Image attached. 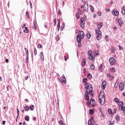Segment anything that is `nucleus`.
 <instances>
[{
    "label": "nucleus",
    "instance_id": "27",
    "mask_svg": "<svg viewBox=\"0 0 125 125\" xmlns=\"http://www.w3.org/2000/svg\"><path fill=\"white\" fill-rule=\"evenodd\" d=\"M86 37L88 39H90V38L91 37V34L88 33L86 34Z\"/></svg>",
    "mask_w": 125,
    "mask_h": 125
},
{
    "label": "nucleus",
    "instance_id": "13",
    "mask_svg": "<svg viewBox=\"0 0 125 125\" xmlns=\"http://www.w3.org/2000/svg\"><path fill=\"white\" fill-rule=\"evenodd\" d=\"M88 59L89 60H91L92 61L94 62L95 60V57H94L93 55H91L89 56Z\"/></svg>",
    "mask_w": 125,
    "mask_h": 125
},
{
    "label": "nucleus",
    "instance_id": "39",
    "mask_svg": "<svg viewBox=\"0 0 125 125\" xmlns=\"http://www.w3.org/2000/svg\"><path fill=\"white\" fill-rule=\"evenodd\" d=\"M94 68H95V66H94V65L91 64V65L90 66L91 70H93V69H94Z\"/></svg>",
    "mask_w": 125,
    "mask_h": 125
},
{
    "label": "nucleus",
    "instance_id": "37",
    "mask_svg": "<svg viewBox=\"0 0 125 125\" xmlns=\"http://www.w3.org/2000/svg\"><path fill=\"white\" fill-rule=\"evenodd\" d=\"M114 100L115 102H116V103H119V102H120V100H119V99H118V98H115L114 99Z\"/></svg>",
    "mask_w": 125,
    "mask_h": 125
},
{
    "label": "nucleus",
    "instance_id": "48",
    "mask_svg": "<svg viewBox=\"0 0 125 125\" xmlns=\"http://www.w3.org/2000/svg\"><path fill=\"white\" fill-rule=\"evenodd\" d=\"M116 120H117V121H119V120H120V116H116V117H115Z\"/></svg>",
    "mask_w": 125,
    "mask_h": 125
},
{
    "label": "nucleus",
    "instance_id": "22",
    "mask_svg": "<svg viewBox=\"0 0 125 125\" xmlns=\"http://www.w3.org/2000/svg\"><path fill=\"white\" fill-rule=\"evenodd\" d=\"M107 77L110 80H113V79H114V77L113 76L111 75L110 74H107Z\"/></svg>",
    "mask_w": 125,
    "mask_h": 125
},
{
    "label": "nucleus",
    "instance_id": "58",
    "mask_svg": "<svg viewBox=\"0 0 125 125\" xmlns=\"http://www.w3.org/2000/svg\"><path fill=\"white\" fill-rule=\"evenodd\" d=\"M25 50V52H29V50H28V49H27L26 48H24Z\"/></svg>",
    "mask_w": 125,
    "mask_h": 125
},
{
    "label": "nucleus",
    "instance_id": "8",
    "mask_svg": "<svg viewBox=\"0 0 125 125\" xmlns=\"http://www.w3.org/2000/svg\"><path fill=\"white\" fill-rule=\"evenodd\" d=\"M124 88H125V84L123 83H121L119 84V89L120 90H124Z\"/></svg>",
    "mask_w": 125,
    "mask_h": 125
},
{
    "label": "nucleus",
    "instance_id": "51",
    "mask_svg": "<svg viewBox=\"0 0 125 125\" xmlns=\"http://www.w3.org/2000/svg\"><path fill=\"white\" fill-rule=\"evenodd\" d=\"M78 46L79 47H82V43H81V42H78Z\"/></svg>",
    "mask_w": 125,
    "mask_h": 125
},
{
    "label": "nucleus",
    "instance_id": "42",
    "mask_svg": "<svg viewBox=\"0 0 125 125\" xmlns=\"http://www.w3.org/2000/svg\"><path fill=\"white\" fill-rule=\"evenodd\" d=\"M108 112L109 114H110V115H111L113 113L112 112V110H111V109H110V108L108 109Z\"/></svg>",
    "mask_w": 125,
    "mask_h": 125
},
{
    "label": "nucleus",
    "instance_id": "2",
    "mask_svg": "<svg viewBox=\"0 0 125 125\" xmlns=\"http://www.w3.org/2000/svg\"><path fill=\"white\" fill-rule=\"evenodd\" d=\"M84 88L86 89V92L87 94L92 93L93 88L92 87V84H88V83H85L84 84Z\"/></svg>",
    "mask_w": 125,
    "mask_h": 125
},
{
    "label": "nucleus",
    "instance_id": "49",
    "mask_svg": "<svg viewBox=\"0 0 125 125\" xmlns=\"http://www.w3.org/2000/svg\"><path fill=\"white\" fill-rule=\"evenodd\" d=\"M102 64L100 65L99 66V70H102Z\"/></svg>",
    "mask_w": 125,
    "mask_h": 125
},
{
    "label": "nucleus",
    "instance_id": "46",
    "mask_svg": "<svg viewBox=\"0 0 125 125\" xmlns=\"http://www.w3.org/2000/svg\"><path fill=\"white\" fill-rule=\"evenodd\" d=\"M42 44H38V48H42Z\"/></svg>",
    "mask_w": 125,
    "mask_h": 125
},
{
    "label": "nucleus",
    "instance_id": "36",
    "mask_svg": "<svg viewBox=\"0 0 125 125\" xmlns=\"http://www.w3.org/2000/svg\"><path fill=\"white\" fill-rule=\"evenodd\" d=\"M92 124V121L91 119L89 120L88 121V125H91Z\"/></svg>",
    "mask_w": 125,
    "mask_h": 125
},
{
    "label": "nucleus",
    "instance_id": "40",
    "mask_svg": "<svg viewBox=\"0 0 125 125\" xmlns=\"http://www.w3.org/2000/svg\"><path fill=\"white\" fill-rule=\"evenodd\" d=\"M111 52L112 53H115V48H114V47H112L111 48Z\"/></svg>",
    "mask_w": 125,
    "mask_h": 125
},
{
    "label": "nucleus",
    "instance_id": "56",
    "mask_svg": "<svg viewBox=\"0 0 125 125\" xmlns=\"http://www.w3.org/2000/svg\"><path fill=\"white\" fill-rule=\"evenodd\" d=\"M56 40L57 41H59V40H60V38H59V36H57Z\"/></svg>",
    "mask_w": 125,
    "mask_h": 125
},
{
    "label": "nucleus",
    "instance_id": "33",
    "mask_svg": "<svg viewBox=\"0 0 125 125\" xmlns=\"http://www.w3.org/2000/svg\"><path fill=\"white\" fill-rule=\"evenodd\" d=\"M110 71L114 73V72H116V69L115 68V67H112L110 69Z\"/></svg>",
    "mask_w": 125,
    "mask_h": 125
},
{
    "label": "nucleus",
    "instance_id": "26",
    "mask_svg": "<svg viewBox=\"0 0 125 125\" xmlns=\"http://www.w3.org/2000/svg\"><path fill=\"white\" fill-rule=\"evenodd\" d=\"M24 33H29V29H28V27H24Z\"/></svg>",
    "mask_w": 125,
    "mask_h": 125
},
{
    "label": "nucleus",
    "instance_id": "55",
    "mask_svg": "<svg viewBox=\"0 0 125 125\" xmlns=\"http://www.w3.org/2000/svg\"><path fill=\"white\" fill-rule=\"evenodd\" d=\"M119 49H120V50H123V47L119 46Z\"/></svg>",
    "mask_w": 125,
    "mask_h": 125
},
{
    "label": "nucleus",
    "instance_id": "18",
    "mask_svg": "<svg viewBox=\"0 0 125 125\" xmlns=\"http://www.w3.org/2000/svg\"><path fill=\"white\" fill-rule=\"evenodd\" d=\"M61 83H66V78H65L64 77L61 79Z\"/></svg>",
    "mask_w": 125,
    "mask_h": 125
},
{
    "label": "nucleus",
    "instance_id": "23",
    "mask_svg": "<svg viewBox=\"0 0 125 125\" xmlns=\"http://www.w3.org/2000/svg\"><path fill=\"white\" fill-rule=\"evenodd\" d=\"M24 110L26 112H28V111H29L30 110V108H29V106H25L24 107Z\"/></svg>",
    "mask_w": 125,
    "mask_h": 125
},
{
    "label": "nucleus",
    "instance_id": "38",
    "mask_svg": "<svg viewBox=\"0 0 125 125\" xmlns=\"http://www.w3.org/2000/svg\"><path fill=\"white\" fill-rule=\"evenodd\" d=\"M26 15L27 18H30V15H29V12L28 11H27L26 12Z\"/></svg>",
    "mask_w": 125,
    "mask_h": 125
},
{
    "label": "nucleus",
    "instance_id": "44",
    "mask_svg": "<svg viewBox=\"0 0 125 125\" xmlns=\"http://www.w3.org/2000/svg\"><path fill=\"white\" fill-rule=\"evenodd\" d=\"M28 61H29V56H26V58L25 60L26 63H28Z\"/></svg>",
    "mask_w": 125,
    "mask_h": 125
},
{
    "label": "nucleus",
    "instance_id": "34",
    "mask_svg": "<svg viewBox=\"0 0 125 125\" xmlns=\"http://www.w3.org/2000/svg\"><path fill=\"white\" fill-rule=\"evenodd\" d=\"M88 55L89 56L92 55V51H91V50L88 51Z\"/></svg>",
    "mask_w": 125,
    "mask_h": 125
},
{
    "label": "nucleus",
    "instance_id": "59",
    "mask_svg": "<svg viewBox=\"0 0 125 125\" xmlns=\"http://www.w3.org/2000/svg\"><path fill=\"white\" fill-rule=\"evenodd\" d=\"M17 113H18V117H19V109H18V108H17Z\"/></svg>",
    "mask_w": 125,
    "mask_h": 125
},
{
    "label": "nucleus",
    "instance_id": "5",
    "mask_svg": "<svg viewBox=\"0 0 125 125\" xmlns=\"http://www.w3.org/2000/svg\"><path fill=\"white\" fill-rule=\"evenodd\" d=\"M109 61L110 62V66H113L115 63H116V60H115V59L113 57L110 58L109 59Z\"/></svg>",
    "mask_w": 125,
    "mask_h": 125
},
{
    "label": "nucleus",
    "instance_id": "10",
    "mask_svg": "<svg viewBox=\"0 0 125 125\" xmlns=\"http://www.w3.org/2000/svg\"><path fill=\"white\" fill-rule=\"evenodd\" d=\"M78 36H80V37H81L82 39H83L84 37V32L83 31H81L79 32Z\"/></svg>",
    "mask_w": 125,
    "mask_h": 125
},
{
    "label": "nucleus",
    "instance_id": "60",
    "mask_svg": "<svg viewBox=\"0 0 125 125\" xmlns=\"http://www.w3.org/2000/svg\"><path fill=\"white\" fill-rule=\"evenodd\" d=\"M98 15L99 16H101V12H98Z\"/></svg>",
    "mask_w": 125,
    "mask_h": 125
},
{
    "label": "nucleus",
    "instance_id": "35",
    "mask_svg": "<svg viewBox=\"0 0 125 125\" xmlns=\"http://www.w3.org/2000/svg\"><path fill=\"white\" fill-rule=\"evenodd\" d=\"M59 125H64V122H63V121H62V120L60 121L59 122Z\"/></svg>",
    "mask_w": 125,
    "mask_h": 125
},
{
    "label": "nucleus",
    "instance_id": "9",
    "mask_svg": "<svg viewBox=\"0 0 125 125\" xmlns=\"http://www.w3.org/2000/svg\"><path fill=\"white\" fill-rule=\"evenodd\" d=\"M107 84V83H106V81H103L102 83V88L103 90L105 89L106 88V85Z\"/></svg>",
    "mask_w": 125,
    "mask_h": 125
},
{
    "label": "nucleus",
    "instance_id": "16",
    "mask_svg": "<svg viewBox=\"0 0 125 125\" xmlns=\"http://www.w3.org/2000/svg\"><path fill=\"white\" fill-rule=\"evenodd\" d=\"M86 63V61H85V59H83L81 63V65L82 67H84V66H85Z\"/></svg>",
    "mask_w": 125,
    "mask_h": 125
},
{
    "label": "nucleus",
    "instance_id": "14",
    "mask_svg": "<svg viewBox=\"0 0 125 125\" xmlns=\"http://www.w3.org/2000/svg\"><path fill=\"white\" fill-rule=\"evenodd\" d=\"M76 39L78 42H82V37L80 36V35H77Z\"/></svg>",
    "mask_w": 125,
    "mask_h": 125
},
{
    "label": "nucleus",
    "instance_id": "30",
    "mask_svg": "<svg viewBox=\"0 0 125 125\" xmlns=\"http://www.w3.org/2000/svg\"><path fill=\"white\" fill-rule=\"evenodd\" d=\"M89 112L90 115H93V114L94 113L93 110L92 109H89Z\"/></svg>",
    "mask_w": 125,
    "mask_h": 125
},
{
    "label": "nucleus",
    "instance_id": "54",
    "mask_svg": "<svg viewBox=\"0 0 125 125\" xmlns=\"http://www.w3.org/2000/svg\"><path fill=\"white\" fill-rule=\"evenodd\" d=\"M105 11H106V12H109L110 9H105Z\"/></svg>",
    "mask_w": 125,
    "mask_h": 125
},
{
    "label": "nucleus",
    "instance_id": "31",
    "mask_svg": "<svg viewBox=\"0 0 125 125\" xmlns=\"http://www.w3.org/2000/svg\"><path fill=\"white\" fill-rule=\"evenodd\" d=\"M33 23H34V29L35 30H37V22L36 21H34Z\"/></svg>",
    "mask_w": 125,
    "mask_h": 125
},
{
    "label": "nucleus",
    "instance_id": "41",
    "mask_svg": "<svg viewBox=\"0 0 125 125\" xmlns=\"http://www.w3.org/2000/svg\"><path fill=\"white\" fill-rule=\"evenodd\" d=\"M76 17H77V19H80V13H77L76 14Z\"/></svg>",
    "mask_w": 125,
    "mask_h": 125
},
{
    "label": "nucleus",
    "instance_id": "15",
    "mask_svg": "<svg viewBox=\"0 0 125 125\" xmlns=\"http://www.w3.org/2000/svg\"><path fill=\"white\" fill-rule=\"evenodd\" d=\"M90 103L92 106H95V101L93 99H91Z\"/></svg>",
    "mask_w": 125,
    "mask_h": 125
},
{
    "label": "nucleus",
    "instance_id": "19",
    "mask_svg": "<svg viewBox=\"0 0 125 125\" xmlns=\"http://www.w3.org/2000/svg\"><path fill=\"white\" fill-rule=\"evenodd\" d=\"M122 14L123 15H125V6H124L122 8Z\"/></svg>",
    "mask_w": 125,
    "mask_h": 125
},
{
    "label": "nucleus",
    "instance_id": "11",
    "mask_svg": "<svg viewBox=\"0 0 125 125\" xmlns=\"http://www.w3.org/2000/svg\"><path fill=\"white\" fill-rule=\"evenodd\" d=\"M103 27V22H101L98 25V29H96L97 31H100V29H101Z\"/></svg>",
    "mask_w": 125,
    "mask_h": 125
},
{
    "label": "nucleus",
    "instance_id": "61",
    "mask_svg": "<svg viewBox=\"0 0 125 125\" xmlns=\"http://www.w3.org/2000/svg\"><path fill=\"white\" fill-rule=\"evenodd\" d=\"M29 3H30V7H31V8H32V2L31 1H30Z\"/></svg>",
    "mask_w": 125,
    "mask_h": 125
},
{
    "label": "nucleus",
    "instance_id": "29",
    "mask_svg": "<svg viewBox=\"0 0 125 125\" xmlns=\"http://www.w3.org/2000/svg\"><path fill=\"white\" fill-rule=\"evenodd\" d=\"M34 107L33 105H31L29 106V109H30L31 111H34Z\"/></svg>",
    "mask_w": 125,
    "mask_h": 125
},
{
    "label": "nucleus",
    "instance_id": "28",
    "mask_svg": "<svg viewBox=\"0 0 125 125\" xmlns=\"http://www.w3.org/2000/svg\"><path fill=\"white\" fill-rule=\"evenodd\" d=\"M24 119L25 121H27V122H29V121H30V117L29 116H25Z\"/></svg>",
    "mask_w": 125,
    "mask_h": 125
},
{
    "label": "nucleus",
    "instance_id": "21",
    "mask_svg": "<svg viewBox=\"0 0 125 125\" xmlns=\"http://www.w3.org/2000/svg\"><path fill=\"white\" fill-rule=\"evenodd\" d=\"M87 78L89 79V80H91V79H92V75H91L90 73L88 74Z\"/></svg>",
    "mask_w": 125,
    "mask_h": 125
},
{
    "label": "nucleus",
    "instance_id": "47",
    "mask_svg": "<svg viewBox=\"0 0 125 125\" xmlns=\"http://www.w3.org/2000/svg\"><path fill=\"white\" fill-rule=\"evenodd\" d=\"M54 26H56V23H57L56 19H54Z\"/></svg>",
    "mask_w": 125,
    "mask_h": 125
},
{
    "label": "nucleus",
    "instance_id": "7",
    "mask_svg": "<svg viewBox=\"0 0 125 125\" xmlns=\"http://www.w3.org/2000/svg\"><path fill=\"white\" fill-rule=\"evenodd\" d=\"M112 14L113 15H114V16H118V15L119 14V12L118 11V10L114 9L112 11Z\"/></svg>",
    "mask_w": 125,
    "mask_h": 125
},
{
    "label": "nucleus",
    "instance_id": "52",
    "mask_svg": "<svg viewBox=\"0 0 125 125\" xmlns=\"http://www.w3.org/2000/svg\"><path fill=\"white\" fill-rule=\"evenodd\" d=\"M87 106H89V105H91V103H90V102H88L87 103Z\"/></svg>",
    "mask_w": 125,
    "mask_h": 125
},
{
    "label": "nucleus",
    "instance_id": "45",
    "mask_svg": "<svg viewBox=\"0 0 125 125\" xmlns=\"http://www.w3.org/2000/svg\"><path fill=\"white\" fill-rule=\"evenodd\" d=\"M34 55H37V49L36 48H34Z\"/></svg>",
    "mask_w": 125,
    "mask_h": 125
},
{
    "label": "nucleus",
    "instance_id": "12",
    "mask_svg": "<svg viewBox=\"0 0 125 125\" xmlns=\"http://www.w3.org/2000/svg\"><path fill=\"white\" fill-rule=\"evenodd\" d=\"M119 105V109L123 110V108L124 107V102H120Z\"/></svg>",
    "mask_w": 125,
    "mask_h": 125
},
{
    "label": "nucleus",
    "instance_id": "24",
    "mask_svg": "<svg viewBox=\"0 0 125 125\" xmlns=\"http://www.w3.org/2000/svg\"><path fill=\"white\" fill-rule=\"evenodd\" d=\"M41 58L42 60H44V57H43V52H41Z\"/></svg>",
    "mask_w": 125,
    "mask_h": 125
},
{
    "label": "nucleus",
    "instance_id": "17",
    "mask_svg": "<svg viewBox=\"0 0 125 125\" xmlns=\"http://www.w3.org/2000/svg\"><path fill=\"white\" fill-rule=\"evenodd\" d=\"M118 23L119 24V26L122 27V25H123V19H119L118 20Z\"/></svg>",
    "mask_w": 125,
    "mask_h": 125
},
{
    "label": "nucleus",
    "instance_id": "3",
    "mask_svg": "<svg viewBox=\"0 0 125 125\" xmlns=\"http://www.w3.org/2000/svg\"><path fill=\"white\" fill-rule=\"evenodd\" d=\"M95 32H96V34L98 35L96 37V39L98 41H99L102 37V32H101V31L100 30H95Z\"/></svg>",
    "mask_w": 125,
    "mask_h": 125
},
{
    "label": "nucleus",
    "instance_id": "53",
    "mask_svg": "<svg viewBox=\"0 0 125 125\" xmlns=\"http://www.w3.org/2000/svg\"><path fill=\"white\" fill-rule=\"evenodd\" d=\"M57 27L60 28V21H59V23L58 24Z\"/></svg>",
    "mask_w": 125,
    "mask_h": 125
},
{
    "label": "nucleus",
    "instance_id": "62",
    "mask_svg": "<svg viewBox=\"0 0 125 125\" xmlns=\"http://www.w3.org/2000/svg\"><path fill=\"white\" fill-rule=\"evenodd\" d=\"M117 86H118V84L117 83H116L114 85V87H117Z\"/></svg>",
    "mask_w": 125,
    "mask_h": 125
},
{
    "label": "nucleus",
    "instance_id": "4",
    "mask_svg": "<svg viewBox=\"0 0 125 125\" xmlns=\"http://www.w3.org/2000/svg\"><path fill=\"white\" fill-rule=\"evenodd\" d=\"M85 24V21H84V18H81V26L82 27V29H84Z\"/></svg>",
    "mask_w": 125,
    "mask_h": 125
},
{
    "label": "nucleus",
    "instance_id": "63",
    "mask_svg": "<svg viewBox=\"0 0 125 125\" xmlns=\"http://www.w3.org/2000/svg\"><path fill=\"white\" fill-rule=\"evenodd\" d=\"M2 125H5V121H2Z\"/></svg>",
    "mask_w": 125,
    "mask_h": 125
},
{
    "label": "nucleus",
    "instance_id": "20",
    "mask_svg": "<svg viewBox=\"0 0 125 125\" xmlns=\"http://www.w3.org/2000/svg\"><path fill=\"white\" fill-rule=\"evenodd\" d=\"M84 98L85 100H87V101L89 100V96L86 93H85Z\"/></svg>",
    "mask_w": 125,
    "mask_h": 125
},
{
    "label": "nucleus",
    "instance_id": "25",
    "mask_svg": "<svg viewBox=\"0 0 125 125\" xmlns=\"http://www.w3.org/2000/svg\"><path fill=\"white\" fill-rule=\"evenodd\" d=\"M94 54L95 56H98L99 55V52L98 51H95Z\"/></svg>",
    "mask_w": 125,
    "mask_h": 125
},
{
    "label": "nucleus",
    "instance_id": "43",
    "mask_svg": "<svg viewBox=\"0 0 125 125\" xmlns=\"http://www.w3.org/2000/svg\"><path fill=\"white\" fill-rule=\"evenodd\" d=\"M86 81H87V78H84L83 80V83H87Z\"/></svg>",
    "mask_w": 125,
    "mask_h": 125
},
{
    "label": "nucleus",
    "instance_id": "1",
    "mask_svg": "<svg viewBox=\"0 0 125 125\" xmlns=\"http://www.w3.org/2000/svg\"><path fill=\"white\" fill-rule=\"evenodd\" d=\"M99 100L101 105H104L105 103V93H104V91L100 92L99 95Z\"/></svg>",
    "mask_w": 125,
    "mask_h": 125
},
{
    "label": "nucleus",
    "instance_id": "50",
    "mask_svg": "<svg viewBox=\"0 0 125 125\" xmlns=\"http://www.w3.org/2000/svg\"><path fill=\"white\" fill-rule=\"evenodd\" d=\"M83 74L84 75H85V73L86 72V69H85V68H84L83 69Z\"/></svg>",
    "mask_w": 125,
    "mask_h": 125
},
{
    "label": "nucleus",
    "instance_id": "64",
    "mask_svg": "<svg viewBox=\"0 0 125 125\" xmlns=\"http://www.w3.org/2000/svg\"><path fill=\"white\" fill-rule=\"evenodd\" d=\"M5 62H6V63H8V59H6L5 60Z\"/></svg>",
    "mask_w": 125,
    "mask_h": 125
},
{
    "label": "nucleus",
    "instance_id": "32",
    "mask_svg": "<svg viewBox=\"0 0 125 125\" xmlns=\"http://www.w3.org/2000/svg\"><path fill=\"white\" fill-rule=\"evenodd\" d=\"M90 9L92 12H93L94 11V7L92 5L90 6Z\"/></svg>",
    "mask_w": 125,
    "mask_h": 125
},
{
    "label": "nucleus",
    "instance_id": "6",
    "mask_svg": "<svg viewBox=\"0 0 125 125\" xmlns=\"http://www.w3.org/2000/svg\"><path fill=\"white\" fill-rule=\"evenodd\" d=\"M81 8H83V11H85L86 12L88 11V6L87 5V4H86V3H85L84 4L83 6H81Z\"/></svg>",
    "mask_w": 125,
    "mask_h": 125
},
{
    "label": "nucleus",
    "instance_id": "57",
    "mask_svg": "<svg viewBox=\"0 0 125 125\" xmlns=\"http://www.w3.org/2000/svg\"><path fill=\"white\" fill-rule=\"evenodd\" d=\"M58 14H61V10H59L58 12Z\"/></svg>",
    "mask_w": 125,
    "mask_h": 125
}]
</instances>
